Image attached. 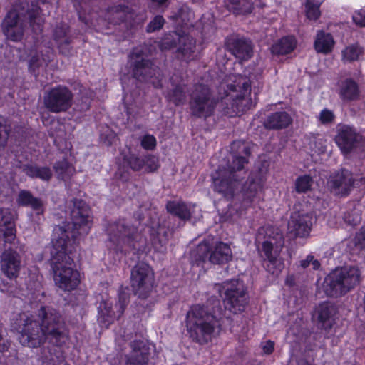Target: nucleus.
I'll return each instance as SVG.
<instances>
[{
  "mask_svg": "<svg viewBox=\"0 0 365 365\" xmlns=\"http://www.w3.org/2000/svg\"><path fill=\"white\" fill-rule=\"evenodd\" d=\"M72 225L57 226L53 231L50 264L55 284L63 291L74 290L80 284V274L73 269L69 255L78 235L88 234L93 221L91 210L81 200L75 199L71 211Z\"/></svg>",
  "mask_w": 365,
  "mask_h": 365,
  "instance_id": "f257e3e1",
  "label": "nucleus"
},
{
  "mask_svg": "<svg viewBox=\"0 0 365 365\" xmlns=\"http://www.w3.org/2000/svg\"><path fill=\"white\" fill-rule=\"evenodd\" d=\"M247 163L245 157L235 155L231 165L226 168L220 165L212 174V183L216 192L230 198L239 191L241 200L239 205H235V209L240 216L259 204L268 173V166L264 163L257 170L252 172L247 180L242 183Z\"/></svg>",
  "mask_w": 365,
  "mask_h": 365,
  "instance_id": "f03ea898",
  "label": "nucleus"
},
{
  "mask_svg": "<svg viewBox=\"0 0 365 365\" xmlns=\"http://www.w3.org/2000/svg\"><path fill=\"white\" fill-rule=\"evenodd\" d=\"M224 91L220 103L211 98L210 88L204 84L195 86L191 94L190 107L192 113L197 117L210 116L217 106L230 115H239L251 106V86L250 78L240 75L230 76L220 86Z\"/></svg>",
  "mask_w": 365,
  "mask_h": 365,
  "instance_id": "7ed1b4c3",
  "label": "nucleus"
},
{
  "mask_svg": "<svg viewBox=\"0 0 365 365\" xmlns=\"http://www.w3.org/2000/svg\"><path fill=\"white\" fill-rule=\"evenodd\" d=\"M38 318L37 321L26 313H21L14 320L12 327L20 334L19 342L31 348L41 346L46 340L57 344L64 328L59 312L50 307H41Z\"/></svg>",
  "mask_w": 365,
  "mask_h": 365,
  "instance_id": "20e7f679",
  "label": "nucleus"
},
{
  "mask_svg": "<svg viewBox=\"0 0 365 365\" xmlns=\"http://www.w3.org/2000/svg\"><path fill=\"white\" fill-rule=\"evenodd\" d=\"M26 21H28L33 32L36 34L42 32L44 19L40 15V8L37 1H31L30 6L26 4V7L23 4L19 6L16 5L13 9L9 11L4 20V34L13 41L21 40Z\"/></svg>",
  "mask_w": 365,
  "mask_h": 365,
  "instance_id": "39448f33",
  "label": "nucleus"
},
{
  "mask_svg": "<svg viewBox=\"0 0 365 365\" xmlns=\"http://www.w3.org/2000/svg\"><path fill=\"white\" fill-rule=\"evenodd\" d=\"M194 14L187 6H182L178 15L171 16L170 19L175 22L176 31L165 35L160 42L159 46L161 50H168L175 46V39L178 38V53L179 57L185 61H190L195 58V41L193 38L186 34L185 31H190L193 27L192 19Z\"/></svg>",
  "mask_w": 365,
  "mask_h": 365,
  "instance_id": "423d86ee",
  "label": "nucleus"
},
{
  "mask_svg": "<svg viewBox=\"0 0 365 365\" xmlns=\"http://www.w3.org/2000/svg\"><path fill=\"white\" fill-rule=\"evenodd\" d=\"M186 327L190 338L200 344L211 341L220 331L217 319L200 304L192 306L187 312Z\"/></svg>",
  "mask_w": 365,
  "mask_h": 365,
  "instance_id": "0eeeda50",
  "label": "nucleus"
},
{
  "mask_svg": "<svg viewBox=\"0 0 365 365\" xmlns=\"http://www.w3.org/2000/svg\"><path fill=\"white\" fill-rule=\"evenodd\" d=\"M257 240L264 239L262 242V252L265 256V267L267 272L278 275L284 269V259L280 257L284 240L282 232L272 225H267L259 229Z\"/></svg>",
  "mask_w": 365,
  "mask_h": 365,
  "instance_id": "6e6552de",
  "label": "nucleus"
},
{
  "mask_svg": "<svg viewBox=\"0 0 365 365\" xmlns=\"http://www.w3.org/2000/svg\"><path fill=\"white\" fill-rule=\"evenodd\" d=\"M360 275L356 267H337L325 277L324 291L333 297L344 294L359 283Z\"/></svg>",
  "mask_w": 365,
  "mask_h": 365,
  "instance_id": "1a4fd4ad",
  "label": "nucleus"
},
{
  "mask_svg": "<svg viewBox=\"0 0 365 365\" xmlns=\"http://www.w3.org/2000/svg\"><path fill=\"white\" fill-rule=\"evenodd\" d=\"M195 262H205L209 260L212 264H223L232 258V252L230 245L222 242H216L213 246L203 241L200 243L192 253Z\"/></svg>",
  "mask_w": 365,
  "mask_h": 365,
  "instance_id": "9d476101",
  "label": "nucleus"
},
{
  "mask_svg": "<svg viewBox=\"0 0 365 365\" xmlns=\"http://www.w3.org/2000/svg\"><path fill=\"white\" fill-rule=\"evenodd\" d=\"M222 287L225 290V307L234 314L243 312L248 303V296L243 282L232 279L225 282Z\"/></svg>",
  "mask_w": 365,
  "mask_h": 365,
  "instance_id": "9b49d317",
  "label": "nucleus"
},
{
  "mask_svg": "<svg viewBox=\"0 0 365 365\" xmlns=\"http://www.w3.org/2000/svg\"><path fill=\"white\" fill-rule=\"evenodd\" d=\"M71 91L63 86H57L47 91L43 96L45 108L53 113L67 111L73 104Z\"/></svg>",
  "mask_w": 365,
  "mask_h": 365,
  "instance_id": "f8f14e48",
  "label": "nucleus"
},
{
  "mask_svg": "<svg viewBox=\"0 0 365 365\" xmlns=\"http://www.w3.org/2000/svg\"><path fill=\"white\" fill-rule=\"evenodd\" d=\"M330 191L339 196L347 195L352 187L365 186V178L354 180L353 174L348 170L341 169L329 176L327 182Z\"/></svg>",
  "mask_w": 365,
  "mask_h": 365,
  "instance_id": "ddd939ff",
  "label": "nucleus"
},
{
  "mask_svg": "<svg viewBox=\"0 0 365 365\" xmlns=\"http://www.w3.org/2000/svg\"><path fill=\"white\" fill-rule=\"evenodd\" d=\"M314 221L313 215L304 212H294L288 222V231L296 237H308Z\"/></svg>",
  "mask_w": 365,
  "mask_h": 365,
  "instance_id": "4468645a",
  "label": "nucleus"
},
{
  "mask_svg": "<svg viewBox=\"0 0 365 365\" xmlns=\"http://www.w3.org/2000/svg\"><path fill=\"white\" fill-rule=\"evenodd\" d=\"M21 266V259L17 251L11 247L5 248L1 255V272L9 279H14L19 276Z\"/></svg>",
  "mask_w": 365,
  "mask_h": 365,
  "instance_id": "2eb2a0df",
  "label": "nucleus"
},
{
  "mask_svg": "<svg viewBox=\"0 0 365 365\" xmlns=\"http://www.w3.org/2000/svg\"><path fill=\"white\" fill-rule=\"evenodd\" d=\"M359 138V135L353 128L349 125H341L339 126L337 129L334 140L341 152L344 154H347L355 147Z\"/></svg>",
  "mask_w": 365,
  "mask_h": 365,
  "instance_id": "dca6fc26",
  "label": "nucleus"
},
{
  "mask_svg": "<svg viewBox=\"0 0 365 365\" xmlns=\"http://www.w3.org/2000/svg\"><path fill=\"white\" fill-rule=\"evenodd\" d=\"M110 240L114 242L122 240L130 246H135V228L129 226L124 222H119L111 225L109 227Z\"/></svg>",
  "mask_w": 365,
  "mask_h": 365,
  "instance_id": "f3484780",
  "label": "nucleus"
},
{
  "mask_svg": "<svg viewBox=\"0 0 365 365\" xmlns=\"http://www.w3.org/2000/svg\"><path fill=\"white\" fill-rule=\"evenodd\" d=\"M155 284L154 273L145 263L138 264V298H146L152 292Z\"/></svg>",
  "mask_w": 365,
  "mask_h": 365,
  "instance_id": "a211bd4d",
  "label": "nucleus"
},
{
  "mask_svg": "<svg viewBox=\"0 0 365 365\" xmlns=\"http://www.w3.org/2000/svg\"><path fill=\"white\" fill-rule=\"evenodd\" d=\"M140 55L138 54V58ZM138 81L140 76L145 81L151 83L155 88L162 86L163 75L158 68L154 66L152 63L148 61H138Z\"/></svg>",
  "mask_w": 365,
  "mask_h": 365,
  "instance_id": "6ab92c4d",
  "label": "nucleus"
},
{
  "mask_svg": "<svg viewBox=\"0 0 365 365\" xmlns=\"http://www.w3.org/2000/svg\"><path fill=\"white\" fill-rule=\"evenodd\" d=\"M0 232L3 233L5 244L14 243L16 240V228L9 209L0 208Z\"/></svg>",
  "mask_w": 365,
  "mask_h": 365,
  "instance_id": "aec40b11",
  "label": "nucleus"
},
{
  "mask_svg": "<svg viewBox=\"0 0 365 365\" xmlns=\"http://www.w3.org/2000/svg\"><path fill=\"white\" fill-rule=\"evenodd\" d=\"M168 212L182 220H187L195 215L197 207L192 204H186L181 200H172L166 205Z\"/></svg>",
  "mask_w": 365,
  "mask_h": 365,
  "instance_id": "412c9836",
  "label": "nucleus"
},
{
  "mask_svg": "<svg viewBox=\"0 0 365 365\" xmlns=\"http://www.w3.org/2000/svg\"><path fill=\"white\" fill-rule=\"evenodd\" d=\"M157 356L155 344L148 340L138 341V365H153Z\"/></svg>",
  "mask_w": 365,
  "mask_h": 365,
  "instance_id": "4be33fe9",
  "label": "nucleus"
},
{
  "mask_svg": "<svg viewBox=\"0 0 365 365\" xmlns=\"http://www.w3.org/2000/svg\"><path fill=\"white\" fill-rule=\"evenodd\" d=\"M228 45L232 53L240 60H247L252 54L251 42L245 38H231Z\"/></svg>",
  "mask_w": 365,
  "mask_h": 365,
  "instance_id": "5701e85b",
  "label": "nucleus"
},
{
  "mask_svg": "<svg viewBox=\"0 0 365 365\" xmlns=\"http://www.w3.org/2000/svg\"><path fill=\"white\" fill-rule=\"evenodd\" d=\"M360 91L358 83L352 78H346L339 85V94L343 101H352L358 98Z\"/></svg>",
  "mask_w": 365,
  "mask_h": 365,
  "instance_id": "b1692460",
  "label": "nucleus"
},
{
  "mask_svg": "<svg viewBox=\"0 0 365 365\" xmlns=\"http://www.w3.org/2000/svg\"><path fill=\"white\" fill-rule=\"evenodd\" d=\"M150 232V240L153 248L158 252H164L170 235L168 229L165 226L158 225L156 230L153 226L151 227Z\"/></svg>",
  "mask_w": 365,
  "mask_h": 365,
  "instance_id": "393cba45",
  "label": "nucleus"
},
{
  "mask_svg": "<svg viewBox=\"0 0 365 365\" xmlns=\"http://www.w3.org/2000/svg\"><path fill=\"white\" fill-rule=\"evenodd\" d=\"M315 312L317 319L322 327L324 329L331 328L333 317L335 313V307L329 302H324L316 308Z\"/></svg>",
  "mask_w": 365,
  "mask_h": 365,
  "instance_id": "a878e982",
  "label": "nucleus"
},
{
  "mask_svg": "<svg viewBox=\"0 0 365 365\" xmlns=\"http://www.w3.org/2000/svg\"><path fill=\"white\" fill-rule=\"evenodd\" d=\"M335 44L331 34L324 31H319L314 43V49L317 53L327 54L332 51Z\"/></svg>",
  "mask_w": 365,
  "mask_h": 365,
  "instance_id": "bb28decb",
  "label": "nucleus"
},
{
  "mask_svg": "<svg viewBox=\"0 0 365 365\" xmlns=\"http://www.w3.org/2000/svg\"><path fill=\"white\" fill-rule=\"evenodd\" d=\"M291 123V116L285 111H279L269 115L264 122V126L269 129H282L288 127Z\"/></svg>",
  "mask_w": 365,
  "mask_h": 365,
  "instance_id": "cd10ccee",
  "label": "nucleus"
},
{
  "mask_svg": "<svg viewBox=\"0 0 365 365\" xmlns=\"http://www.w3.org/2000/svg\"><path fill=\"white\" fill-rule=\"evenodd\" d=\"M68 26L66 24H60L56 26L53 31V38L60 51L65 54L68 52V46L71 43V38L68 35Z\"/></svg>",
  "mask_w": 365,
  "mask_h": 365,
  "instance_id": "c85d7f7f",
  "label": "nucleus"
},
{
  "mask_svg": "<svg viewBox=\"0 0 365 365\" xmlns=\"http://www.w3.org/2000/svg\"><path fill=\"white\" fill-rule=\"evenodd\" d=\"M20 168L27 176L32 178H39L48 181L52 177L51 170L46 166L39 167L36 165L24 164L20 166Z\"/></svg>",
  "mask_w": 365,
  "mask_h": 365,
  "instance_id": "c756f323",
  "label": "nucleus"
},
{
  "mask_svg": "<svg viewBox=\"0 0 365 365\" xmlns=\"http://www.w3.org/2000/svg\"><path fill=\"white\" fill-rule=\"evenodd\" d=\"M179 77L177 75L172 76L170 81L173 89L167 94L170 101L175 105H179L185 101V93L184 90V83L179 81Z\"/></svg>",
  "mask_w": 365,
  "mask_h": 365,
  "instance_id": "7c9ffc66",
  "label": "nucleus"
},
{
  "mask_svg": "<svg viewBox=\"0 0 365 365\" xmlns=\"http://www.w3.org/2000/svg\"><path fill=\"white\" fill-rule=\"evenodd\" d=\"M296 44L297 42L294 36H286L272 45L271 52L274 55L287 54L295 48Z\"/></svg>",
  "mask_w": 365,
  "mask_h": 365,
  "instance_id": "2f4dec72",
  "label": "nucleus"
},
{
  "mask_svg": "<svg viewBox=\"0 0 365 365\" xmlns=\"http://www.w3.org/2000/svg\"><path fill=\"white\" fill-rule=\"evenodd\" d=\"M253 0H225V4L229 10L236 14L250 13L253 8Z\"/></svg>",
  "mask_w": 365,
  "mask_h": 365,
  "instance_id": "473e14b6",
  "label": "nucleus"
},
{
  "mask_svg": "<svg viewBox=\"0 0 365 365\" xmlns=\"http://www.w3.org/2000/svg\"><path fill=\"white\" fill-rule=\"evenodd\" d=\"M128 13V6H115L107 10L105 17L110 24H118L126 19Z\"/></svg>",
  "mask_w": 365,
  "mask_h": 365,
  "instance_id": "72a5a7b5",
  "label": "nucleus"
},
{
  "mask_svg": "<svg viewBox=\"0 0 365 365\" xmlns=\"http://www.w3.org/2000/svg\"><path fill=\"white\" fill-rule=\"evenodd\" d=\"M17 202L21 206L31 207L34 210H40L43 206L42 201L35 197L28 190H21L19 193Z\"/></svg>",
  "mask_w": 365,
  "mask_h": 365,
  "instance_id": "f704fd0d",
  "label": "nucleus"
},
{
  "mask_svg": "<svg viewBox=\"0 0 365 365\" xmlns=\"http://www.w3.org/2000/svg\"><path fill=\"white\" fill-rule=\"evenodd\" d=\"M59 179L66 180L74 173V168L65 159L56 162L53 166Z\"/></svg>",
  "mask_w": 365,
  "mask_h": 365,
  "instance_id": "c9c22d12",
  "label": "nucleus"
},
{
  "mask_svg": "<svg viewBox=\"0 0 365 365\" xmlns=\"http://www.w3.org/2000/svg\"><path fill=\"white\" fill-rule=\"evenodd\" d=\"M363 52V48L358 43L349 45L341 51L342 61L344 62L357 61Z\"/></svg>",
  "mask_w": 365,
  "mask_h": 365,
  "instance_id": "e433bc0d",
  "label": "nucleus"
},
{
  "mask_svg": "<svg viewBox=\"0 0 365 365\" xmlns=\"http://www.w3.org/2000/svg\"><path fill=\"white\" fill-rule=\"evenodd\" d=\"M159 167L158 157L148 155L140 160H138V171L151 173L155 171Z\"/></svg>",
  "mask_w": 365,
  "mask_h": 365,
  "instance_id": "4c0bfd02",
  "label": "nucleus"
},
{
  "mask_svg": "<svg viewBox=\"0 0 365 365\" xmlns=\"http://www.w3.org/2000/svg\"><path fill=\"white\" fill-rule=\"evenodd\" d=\"M305 143H308V149L311 151L322 153L325 150L324 142L319 135L309 134L304 138Z\"/></svg>",
  "mask_w": 365,
  "mask_h": 365,
  "instance_id": "58836bf2",
  "label": "nucleus"
},
{
  "mask_svg": "<svg viewBox=\"0 0 365 365\" xmlns=\"http://www.w3.org/2000/svg\"><path fill=\"white\" fill-rule=\"evenodd\" d=\"M10 132L11 126L7 120L3 117H0V152L6 147Z\"/></svg>",
  "mask_w": 365,
  "mask_h": 365,
  "instance_id": "ea45409f",
  "label": "nucleus"
},
{
  "mask_svg": "<svg viewBox=\"0 0 365 365\" xmlns=\"http://www.w3.org/2000/svg\"><path fill=\"white\" fill-rule=\"evenodd\" d=\"M313 183L312 178L309 175H304L297 178L295 181L296 191L299 193L307 192Z\"/></svg>",
  "mask_w": 365,
  "mask_h": 365,
  "instance_id": "a19ab883",
  "label": "nucleus"
},
{
  "mask_svg": "<svg viewBox=\"0 0 365 365\" xmlns=\"http://www.w3.org/2000/svg\"><path fill=\"white\" fill-rule=\"evenodd\" d=\"M317 4L316 6L312 4V0H307L305 4V12L307 17L310 20H317L321 15L319 10L320 6L322 4V0H317Z\"/></svg>",
  "mask_w": 365,
  "mask_h": 365,
  "instance_id": "79ce46f5",
  "label": "nucleus"
},
{
  "mask_svg": "<svg viewBox=\"0 0 365 365\" xmlns=\"http://www.w3.org/2000/svg\"><path fill=\"white\" fill-rule=\"evenodd\" d=\"M343 219L344 222L348 225L351 227L356 225L361 220L360 210L355 207L351 213H345Z\"/></svg>",
  "mask_w": 365,
  "mask_h": 365,
  "instance_id": "37998d69",
  "label": "nucleus"
},
{
  "mask_svg": "<svg viewBox=\"0 0 365 365\" xmlns=\"http://www.w3.org/2000/svg\"><path fill=\"white\" fill-rule=\"evenodd\" d=\"M317 119L322 125H329L334 121L335 115L332 110L324 108L318 114Z\"/></svg>",
  "mask_w": 365,
  "mask_h": 365,
  "instance_id": "c03bdc74",
  "label": "nucleus"
},
{
  "mask_svg": "<svg viewBox=\"0 0 365 365\" xmlns=\"http://www.w3.org/2000/svg\"><path fill=\"white\" fill-rule=\"evenodd\" d=\"M129 292L128 289L126 288L123 290H121L119 293V299L118 304L115 305L116 308H118V317L123 313L127 304L129 302Z\"/></svg>",
  "mask_w": 365,
  "mask_h": 365,
  "instance_id": "a18cd8bd",
  "label": "nucleus"
},
{
  "mask_svg": "<svg viewBox=\"0 0 365 365\" xmlns=\"http://www.w3.org/2000/svg\"><path fill=\"white\" fill-rule=\"evenodd\" d=\"M165 19L161 15L155 16L153 19L148 24L146 31L148 33H152L155 31L160 30L164 25Z\"/></svg>",
  "mask_w": 365,
  "mask_h": 365,
  "instance_id": "49530a36",
  "label": "nucleus"
},
{
  "mask_svg": "<svg viewBox=\"0 0 365 365\" xmlns=\"http://www.w3.org/2000/svg\"><path fill=\"white\" fill-rule=\"evenodd\" d=\"M140 145L145 150H154L157 145L155 138L150 134L145 135L140 140Z\"/></svg>",
  "mask_w": 365,
  "mask_h": 365,
  "instance_id": "de8ad7c7",
  "label": "nucleus"
},
{
  "mask_svg": "<svg viewBox=\"0 0 365 365\" xmlns=\"http://www.w3.org/2000/svg\"><path fill=\"white\" fill-rule=\"evenodd\" d=\"M99 309L103 316H106L110 319H113L115 317V313L112 310V306L110 303L104 302L101 304Z\"/></svg>",
  "mask_w": 365,
  "mask_h": 365,
  "instance_id": "09e8293b",
  "label": "nucleus"
},
{
  "mask_svg": "<svg viewBox=\"0 0 365 365\" xmlns=\"http://www.w3.org/2000/svg\"><path fill=\"white\" fill-rule=\"evenodd\" d=\"M128 66H130V71L128 72V74L130 75L133 78H135L137 75V54H135L134 52H133L129 56Z\"/></svg>",
  "mask_w": 365,
  "mask_h": 365,
  "instance_id": "8fccbe9b",
  "label": "nucleus"
},
{
  "mask_svg": "<svg viewBox=\"0 0 365 365\" xmlns=\"http://www.w3.org/2000/svg\"><path fill=\"white\" fill-rule=\"evenodd\" d=\"M354 22L360 26H365V6L356 11L352 16Z\"/></svg>",
  "mask_w": 365,
  "mask_h": 365,
  "instance_id": "3c124183",
  "label": "nucleus"
},
{
  "mask_svg": "<svg viewBox=\"0 0 365 365\" xmlns=\"http://www.w3.org/2000/svg\"><path fill=\"white\" fill-rule=\"evenodd\" d=\"M354 241L356 245L359 246L361 249L365 250V224L359 232L356 234Z\"/></svg>",
  "mask_w": 365,
  "mask_h": 365,
  "instance_id": "603ef678",
  "label": "nucleus"
},
{
  "mask_svg": "<svg viewBox=\"0 0 365 365\" xmlns=\"http://www.w3.org/2000/svg\"><path fill=\"white\" fill-rule=\"evenodd\" d=\"M260 346L264 354H271L274 349V342L271 340H266L261 342Z\"/></svg>",
  "mask_w": 365,
  "mask_h": 365,
  "instance_id": "864d4df0",
  "label": "nucleus"
},
{
  "mask_svg": "<svg viewBox=\"0 0 365 365\" xmlns=\"http://www.w3.org/2000/svg\"><path fill=\"white\" fill-rule=\"evenodd\" d=\"M10 346V341L2 335V330L0 329V352H4Z\"/></svg>",
  "mask_w": 365,
  "mask_h": 365,
  "instance_id": "5fc2aeb1",
  "label": "nucleus"
},
{
  "mask_svg": "<svg viewBox=\"0 0 365 365\" xmlns=\"http://www.w3.org/2000/svg\"><path fill=\"white\" fill-rule=\"evenodd\" d=\"M235 147L242 148V150L243 153L246 155H249L250 154V148L247 145H245V144L243 143H241V142H234L232 145V149H235Z\"/></svg>",
  "mask_w": 365,
  "mask_h": 365,
  "instance_id": "6e6d98bb",
  "label": "nucleus"
},
{
  "mask_svg": "<svg viewBox=\"0 0 365 365\" xmlns=\"http://www.w3.org/2000/svg\"><path fill=\"white\" fill-rule=\"evenodd\" d=\"M294 360L296 361L297 365H313L310 361H308L303 357L297 359L294 356H292L290 359V362H293Z\"/></svg>",
  "mask_w": 365,
  "mask_h": 365,
  "instance_id": "4d7b16f0",
  "label": "nucleus"
},
{
  "mask_svg": "<svg viewBox=\"0 0 365 365\" xmlns=\"http://www.w3.org/2000/svg\"><path fill=\"white\" fill-rule=\"evenodd\" d=\"M169 0H151V6H156L158 8L167 6V2Z\"/></svg>",
  "mask_w": 365,
  "mask_h": 365,
  "instance_id": "13d9d810",
  "label": "nucleus"
},
{
  "mask_svg": "<svg viewBox=\"0 0 365 365\" xmlns=\"http://www.w3.org/2000/svg\"><path fill=\"white\" fill-rule=\"evenodd\" d=\"M313 258H314L313 255H307L306 259L300 261V266L303 269L307 268L311 264V261H312Z\"/></svg>",
  "mask_w": 365,
  "mask_h": 365,
  "instance_id": "bf43d9fd",
  "label": "nucleus"
},
{
  "mask_svg": "<svg viewBox=\"0 0 365 365\" xmlns=\"http://www.w3.org/2000/svg\"><path fill=\"white\" fill-rule=\"evenodd\" d=\"M40 66L39 58L37 56H33L29 61V67L35 68Z\"/></svg>",
  "mask_w": 365,
  "mask_h": 365,
  "instance_id": "052dcab7",
  "label": "nucleus"
},
{
  "mask_svg": "<svg viewBox=\"0 0 365 365\" xmlns=\"http://www.w3.org/2000/svg\"><path fill=\"white\" fill-rule=\"evenodd\" d=\"M135 267H136V266H134V267L133 268V269L131 271L130 279H131L132 287H135V284L137 282L136 279H135V275L137 274V271L135 270Z\"/></svg>",
  "mask_w": 365,
  "mask_h": 365,
  "instance_id": "680f3d73",
  "label": "nucleus"
},
{
  "mask_svg": "<svg viewBox=\"0 0 365 365\" xmlns=\"http://www.w3.org/2000/svg\"><path fill=\"white\" fill-rule=\"evenodd\" d=\"M311 264L312 265V268L314 270H317L320 267V263L317 259H313L312 261H311Z\"/></svg>",
  "mask_w": 365,
  "mask_h": 365,
  "instance_id": "e2e57ef3",
  "label": "nucleus"
},
{
  "mask_svg": "<svg viewBox=\"0 0 365 365\" xmlns=\"http://www.w3.org/2000/svg\"><path fill=\"white\" fill-rule=\"evenodd\" d=\"M286 283L289 285H292V284L294 283L293 277L292 276L287 277V278L286 279Z\"/></svg>",
  "mask_w": 365,
  "mask_h": 365,
  "instance_id": "0e129e2a",
  "label": "nucleus"
},
{
  "mask_svg": "<svg viewBox=\"0 0 365 365\" xmlns=\"http://www.w3.org/2000/svg\"><path fill=\"white\" fill-rule=\"evenodd\" d=\"M129 164H130V167H131V168H132L133 170H135L136 169L137 164H136V163H135V162H133V163H132V162H129Z\"/></svg>",
  "mask_w": 365,
  "mask_h": 365,
  "instance_id": "69168bd1",
  "label": "nucleus"
},
{
  "mask_svg": "<svg viewBox=\"0 0 365 365\" xmlns=\"http://www.w3.org/2000/svg\"><path fill=\"white\" fill-rule=\"evenodd\" d=\"M324 0H322V3L324 2ZM317 4V0H312V4L313 6H316V4Z\"/></svg>",
  "mask_w": 365,
  "mask_h": 365,
  "instance_id": "338daca9",
  "label": "nucleus"
},
{
  "mask_svg": "<svg viewBox=\"0 0 365 365\" xmlns=\"http://www.w3.org/2000/svg\"><path fill=\"white\" fill-rule=\"evenodd\" d=\"M47 365H54V363H53V360L50 361L48 362V364H47Z\"/></svg>",
  "mask_w": 365,
  "mask_h": 365,
  "instance_id": "774afa93",
  "label": "nucleus"
}]
</instances>
